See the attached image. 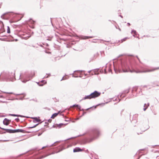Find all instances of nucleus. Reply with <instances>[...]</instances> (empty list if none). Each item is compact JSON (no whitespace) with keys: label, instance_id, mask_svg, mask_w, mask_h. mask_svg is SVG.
<instances>
[{"label":"nucleus","instance_id":"obj_1","mask_svg":"<svg viewBox=\"0 0 159 159\" xmlns=\"http://www.w3.org/2000/svg\"><path fill=\"white\" fill-rule=\"evenodd\" d=\"M101 93L97 91H95L94 92L91 93L90 95L86 96L84 98V99H90L93 98H95L100 96Z\"/></svg>","mask_w":159,"mask_h":159},{"label":"nucleus","instance_id":"obj_2","mask_svg":"<svg viewBox=\"0 0 159 159\" xmlns=\"http://www.w3.org/2000/svg\"><path fill=\"white\" fill-rule=\"evenodd\" d=\"M157 69V68H154V69H147L146 70H142V71H140V70L135 71L134 72L137 73H143V72H152V71H154Z\"/></svg>","mask_w":159,"mask_h":159},{"label":"nucleus","instance_id":"obj_3","mask_svg":"<svg viewBox=\"0 0 159 159\" xmlns=\"http://www.w3.org/2000/svg\"><path fill=\"white\" fill-rule=\"evenodd\" d=\"M8 132L10 133H15L16 132H24V130L21 129H10L8 130Z\"/></svg>","mask_w":159,"mask_h":159},{"label":"nucleus","instance_id":"obj_4","mask_svg":"<svg viewBox=\"0 0 159 159\" xmlns=\"http://www.w3.org/2000/svg\"><path fill=\"white\" fill-rule=\"evenodd\" d=\"M11 120L5 118L3 121V123L4 125H8L11 122Z\"/></svg>","mask_w":159,"mask_h":159},{"label":"nucleus","instance_id":"obj_5","mask_svg":"<svg viewBox=\"0 0 159 159\" xmlns=\"http://www.w3.org/2000/svg\"><path fill=\"white\" fill-rule=\"evenodd\" d=\"M83 151V150L80 148H74L73 150L74 152H81Z\"/></svg>","mask_w":159,"mask_h":159},{"label":"nucleus","instance_id":"obj_6","mask_svg":"<svg viewBox=\"0 0 159 159\" xmlns=\"http://www.w3.org/2000/svg\"><path fill=\"white\" fill-rule=\"evenodd\" d=\"M131 33L133 34L134 36L138 38V37L137 36V33L136 31L133 30L131 32Z\"/></svg>","mask_w":159,"mask_h":159},{"label":"nucleus","instance_id":"obj_7","mask_svg":"<svg viewBox=\"0 0 159 159\" xmlns=\"http://www.w3.org/2000/svg\"><path fill=\"white\" fill-rule=\"evenodd\" d=\"M60 111L58 112L57 113H55L53 114L51 117V118L52 119H54L55 117H56L60 113Z\"/></svg>","mask_w":159,"mask_h":159},{"label":"nucleus","instance_id":"obj_8","mask_svg":"<svg viewBox=\"0 0 159 159\" xmlns=\"http://www.w3.org/2000/svg\"><path fill=\"white\" fill-rule=\"evenodd\" d=\"M149 104H145L144 105V108L143 109V110L144 111H145L146 109L148 107V106H149Z\"/></svg>","mask_w":159,"mask_h":159},{"label":"nucleus","instance_id":"obj_9","mask_svg":"<svg viewBox=\"0 0 159 159\" xmlns=\"http://www.w3.org/2000/svg\"><path fill=\"white\" fill-rule=\"evenodd\" d=\"M34 119H35V120L37 122H39L40 121L39 119L37 117L35 118Z\"/></svg>","mask_w":159,"mask_h":159},{"label":"nucleus","instance_id":"obj_10","mask_svg":"<svg viewBox=\"0 0 159 159\" xmlns=\"http://www.w3.org/2000/svg\"><path fill=\"white\" fill-rule=\"evenodd\" d=\"M127 39H128V38H125L121 39V43H122L123 42L126 41Z\"/></svg>","mask_w":159,"mask_h":159},{"label":"nucleus","instance_id":"obj_11","mask_svg":"<svg viewBox=\"0 0 159 159\" xmlns=\"http://www.w3.org/2000/svg\"><path fill=\"white\" fill-rule=\"evenodd\" d=\"M7 32L8 33H10V28L9 26L7 27Z\"/></svg>","mask_w":159,"mask_h":159},{"label":"nucleus","instance_id":"obj_12","mask_svg":"<svg viewBox=\"0 0 159 159\" xmlns=\"http://www.w3.org/2000/svg\"><path fill=\"white\" fill-rule=\"evenodd\" d=\"M93 36H89V37H88V36H86V37H85V39H89V38H93Z\"/></svg>","mask_w":159,"mask_h":159},{"label":"nucleus","instance_id":"obj_13","mask_svg":"<svg viewBox=\"0 0 159 159\" xmlns=\"http://www.w3.org/2000/svg\"><path fill=\"white\" fill-rule=\"evenodd\" d=\"M10 115L11 116H20L18 115L13 114H10Z\"/></svg>","mask_w":159,"mask_h":159},{"label":"nucleus","instance_id":"obj_14","mask_svg":"<svg viewBox=\"0 0 159 159\" xmlns=\"http://www.w3.org/2000/svg\"><path fill=\"white\" fill-rule=\"evenodd\" d=\"M73 107H78V105H74L73 106Z\"/></svg>","mask_w":159,"mask_h":159},{"label":"nucleus","instance_id":"obj_15","mask_svg":"<svg viewBox=\"0 0 159 159\" xmlns=\"http://www.w3.org/2000/svg\"><path fill=\"white\" fill-rule=\"evenodd\" d=\"M38 125V124H37V125H34V126H33V127H30V128H34V127H35L36 126V125Z\"/></svg>","mask_w":159,"mask_h":159},{"label":"nucleus","instance_id":"obj_16","mask_svg":"<svg viewBox=\"0 0 159 159\" xmlns=\"http://www.w3.org/2000/svg\"><path fill=\"white\" fill-rule=\"evenodd\" d=\"M48 122L49 123H51L52 121V120L51 119H49L48 120Z\"/></svg>","mask_w":159,"mask_h":159},{"label":"nucleus","instance_id":"obj_17","mask_svg":"<svg viewBox=\"0 0 159 159\" xmlns=\"http://www.w3.org/2000/svg\"><path fill=\"white\" fill-rule=\"evenodd\" d=\"M96 71H98L97 70H95V71H94V73H95V72H96ZM95 74H97L96 73H94Z\"/></svg>","mask_w":159,"mask_h":159},{"label":"nucleus","instance_id":"obj_18","mask_svg":"<svg viewBox=\"0 0 159 159\" xmlns=\"http://www.w3.org/2000/svg\"><path fill=\"white\" fill-rule=\"evenodd\" d=\"M44 82V84H46V83H47L46 81H42V82Z\"/></svg>","mask_w":159,"mask_h":159},{"label":"nucleus","instance_id":"obj_19","mask_svg":"<svg viewBox=\"0 0 159 159\" xmlns=\"http://www.w3.org/2000/svg\"><path fill=\"white\" fill-rule=\"evenodd\" d=\"M16 120L17 121H18L19 120L18 118L16 119Z\"/></svg>","mask_w":159,"mask_h":159},{"label":"nucleus","instance_id":"obj_20","mask_svg":"<svg viewBox=\"0 0 159 159\" xmlns=\"http://www.w3.org/2000/svg\"><path fill=\"white\" fill-rule=\"evenodd\" d=\"M43 157V156H42V157H39V159H40L42 158H43V157Z\"/></svg>","mask_w":159,"mask_h":159},{"label":"nucleus","instance_id":"obj_21","mask_svg":"<svg viewBox=\"0 0 159 159\" xmlns=\"http://www.w3.org/2000/svg\"><path fill=\"white\" fill-rule=\"evenodd\" d=\"M2 5V3H1V4H0V8L1 7Z\"/></svg>","mask_w":159,"mask_h":159},{"label":"nucleus","instance_id":"obj_22","mask_svg":"<svg viewBox=\"0 0 159 159\" xmlns=\"http://www.w3.org/2000/svg\"><path fill=\"white\" fill-rule=\"evenodd\" d=\"M123 72H127V71H126L123 70Z\"/></svg>","mask_w":159,"mask_h":159},{"label":"nucleus","instance_id":"obj_23","mask_svg":"<svg viewBox=\"0 0 159 159\" xmlns=\"http://www.w3.org/2000/svg\"><path fill=\"white\" fill-rule=\"evenodd\" d=\"M0 128L1 129H3V130H5V129H4L2 128H0Z\"/></svg>","mask_w":159,"mask_h":159},{"label":"nucleus","instance_id":"obj_24","mask_svg":"<svg viewBox=\"0 0 159 159\" xmlns=\"http://www.w3.org/2000/svg\"><path fill=\"white\" fill-rule=\"evenodd\" d=\"M128 25H130V24L129 23H128Z\"/></svg>","mask_w":159,"mask_h":159}]
</instances>
